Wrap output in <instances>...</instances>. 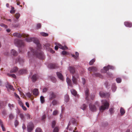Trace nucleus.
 Masks as SVG:
<instances>
[{
  "instance_id": "nucleus-14",
  "label": "nucleus",
  "mask_w": 132,
  "mask_h": 132,
  "mask_svg": "<svg viewBox=\"0 0 132 132\" xmlns=\"http://www.w3.org/2000/svg\"><path fill=\"white\" fill-rule=\"evenodd\" d=\"M18 68L16 67H15L11 69L10 72L11 73H15L18 71Z\"/></svg>"
},
{
  "instance_id": "nucleus-46",
  "label": "nucleus",
  "mask_w": 132,
  "mask_h": 132,
  "mask_svg": "<svg viewBox=\"0 0 132 132\" xmlns=\"http://www.w3.org/2000/svg\"><path fill=\"white\" fill-rule=\"evenodd\" d=\"M14 95L16 98H18L19 99H20L19 96L15 93H14Z\"/></svg>"
},
{
  "instance_id": "nucleus-62",
  "label": "nucleus",
  "mask_w": 132,
  "mask_h": 132,
  "mask_svg": "<svg viewBox=\"0 0 132 132\" xmlns=\"http://www.w3.org/2000/svg\"><path fill=\"white\" fill-rule=\"evenodd\" d=\"M71 55L72 57H73L75 59H77V57L74 54H71Z\"/></svg>"
},
{
  "instance_id": "nucleus-3",
  "label": "nucleus",
  "mask_w": 132,
  "mask_h": 132,
  "mask_svg": "<svg viewBox=\"0 0 132 132\" xmlns=\"http://www.w3.org/2000/svg\"><path fill=\"white\" fill-rule=\"evenodd\" d=\"M102 102V105L99 108L100 111L101 112H103L106 108L107 106V102L106 100H102L101 101Z\"/></svg>"
},
{
  "instance_id": "nucleus-56",
  "label": "nucleus",
  "mask_w": 132,
  "mask_h": 132,
  "mask_svg": "<svg viewBox=\"0 0 132 132\" xmlns=\"http://www.w3.org/2000/svg\"><path fill=\"white\" fill-rule=\"evenodd\" d=\"M75 119L73 118H72L71 119V122H72L73 123L75 122Z\"/></svg>"
},
{
  "instance_id": "nucleus-48",
  "label": "nucleus",
  "mask_w": 132,
  "mask_h": 132,
  "mask_svg": "<svg viewBox=\"0 0 132 132\" xmlns=\"http://www.w3.org/2000/svg\"><path fill=\"white\" fill-rule=\"evenodd\" d=\"M41 27V25L40 23L37 24L36 26V28L37 29H39Z\"/></svg>"
},
{
  "instance_id": "nucleus-39",
  "label": "nucleus",
  "mask_w": 132,
  "mask_h": 132,
  "mask_svg": "<svg viewBox=\"0 0 132 132\" xmlns=\"http://www.w3.org/2000/svg\"><path fill=\"white\" fill-rule=\"evenodd\" d=\"M20 16V14L18 13H16L15 15V16L16 19H18Z\"/></svg>"
},
{
  "instance_id": "nucleus-37",
  "label": "nucleus",
  "mask_w": 132,
  "mask_h": 132,
  "mask_svg": "<svg viewBox=\"0 0 132 132\" xmlns=\"http://www.w3.org/2000/svg\"><path fill=\"white\" fill-rule=\"evenodd\" d=\"M116 81L117 83H120L121 81V78H117L116 79Z\"/></svg>"
},
{
  "instance_id": "nucleus-53",
  "label": "nucleus",
  "mask_w": 132,
  "mask_h": 132,
  "mask_svg": "<svg viewBox=\"0 0 132 132\" xmlns=\"http://www.w3.org/2000/svg\"><path fill=\"white\" fill-rule=\"evenodd\" d=\"M26 95L28 97H30L31 96V94L29 92H28L27 93Z\"/></svg>"
},
{
  "instance_id": "nucleus-42",
  "label": "nucleus",
  "mask_w": 132,
  "mask_h": 132,
  "mask_svg": "<svg viewBox=\"0 0 132 132\" xmlns=\"http://www.w3.org/2000/svg\"><path fill=\"white\" fill-rule=\"evenodd\" d=\"M87 107V106L85 104H84L81 106V109L83 110H85Z\"/></svg>"
},
{
  "instance_id": "nucleus-51",
  "label": "nucleus",
  "mask_w": 132,
  "mask_h": 132,
  "mask_svg": "<svg viewBox=\"0 0 132 132\" xmlns=\"http://www.w3.org/2000/svg\"><path fill=\"white\" fill-rule=\"evenodd\" d=\"M59 129L57 127H55L53 130V132H58Z\"/></svg>"
},
{
  "instance_id": "nucleus-38",
  "label": "nucleus",
  "mask_w": 132,
  "mask_h": 132,
  "mask_svg": "<svg viewBox=\"0 0 132 132\" xmlns=\"http://www.w3.org/2000/svg\"><path fill=\"white\" fill-rule=\"evenodd\" d=\"M56 123V122L55 121H52V128H54V127Z\"/></svg>"
},
{
  "instance_id": "nucleus-16",
  "label": "nucleus",
  "mask_w": 132,
  "mask_h": 132,
  "mask_svg": "<svg viewBox=\"0 0 132 132\" xmlns=\"http://www.w3.org/2000/svg\"><path fill=\"white\" fill-rule=\"evenodd\" d=\"M67 82L68 85L71 87L72 86V84L71 80L68 77L67 78Z\"/></svg>"
},
{
  "instance_id": "nucleus-9",
  "label": "nucleus",
  "mask_w": 132,
  "mask_h": 132,
  "mask_svg": "<svg viewBox=\"0 0 132 132\" xmlns=\"http://www.w3.org/2000/svg\"><path fill=\"white\" fill-rule=\"evenodd\" d=\"M56 97V95L53 92H51L50 93L49 99L52 100L53 99L55 98Z\"/></svg>"
},
{
  "instance_id": "nucleus-60",
  "label": "nucleus",
  "mask_w": 132,
  "mask_h": 132,
  "mask_svg": "<svg viewBox=\"0 0 132 132\" xmlns=\"http://www.w3.org/2000/svg\"><path fill=\"white\" fill-rule=\"evenodd\" d=\"M82 83L83 85H84L85 84V79L84 78H82Z\"/></svg>"
},
{
  "instance_id": "nucleus-55",
  "label": "nucleus",
  "mask_w": 132,
  "mask_h": 132,
  "mask_svg": "<svg viewBox=\"0 0 132 132\" xmlns=\"http://www.w3.org/2000/svg\"><path fill=\"white\" fill-rule=\"evenodd\" d=\"M47 90V89L46 88H44L43 89V92L44 93L46 92Z\"/></svg>"
},
{
  "instance_id": "nucleus-54",
  "label": "nucleus",
  "mask_w": 132,
  "mask_h": 132,
  "mask_svg": "<svg viewBox=\"0 0 132 132\" xmlns=\"http://www.w3.org/2000/svg\"><path fill=\"white\" fill-rule=\"evenodd\" d=\"M18 122L17 120H16L14 122V125L15 127H16L18 125Z\"/></svg>"
},
{
  "instance_id": "nucleus-45",
  "label": "nucleus",
  "mask_w": 132,
  "mask_h": 132,
  "mask_svg": "<svg viewBox=\"0 0 132 132\" xmlns=\"http://www.w3.org/2000/svg\"><path fill=\"white\" fill-rule=\"evenodd\" d=\"M0 26L1 27H4L5 28H6L7 27L6 25L2 23L0 24Z\"/></svg>"
},
{
  "instance_id": "nucleus-20",
  "label": "nucleus",
  "mask_w": 132,
  "mask_h": 132,
  "mask_svg": "<svg viewBox=\"0 0 132 132\" xmlns=\"http://www.w3.org/2000/svg\"><path fill=\"white\" fill-rule=\"evenodd\" d=\"M107 71V67L105 66L103 67V69L101 70V72L102 73H105Z\"/></svg>"
},
{
  "instance_id": "nucleus-63",
  "label": "nucleus",
  "mask_w": 132,
  "mask_h": 132,
  "mask_svg": "<svg viewBox=\"0 0 132 132\" xmlns=\"http://www.w3.org/2000/svg\"><path fill=\"white\" fill-rule=\"evenodd\" d=\"M75 54L76 56H77V58L79 56V54L77 52H75Z\"/></svg>"
},
{
  "instance_id": "nucleus-61",
  "label": "nucleus",
  "mask_w": 132,
  "mask_h": 132,
  "mask_svg": "<svg viewBox=\"0 0 132 132\" xmlns=\"http://www.w3.org/2000/svg\"><path fill=\"white\" fill-rule=\"evenodd\" d=\"M13 117V115L12 114H10L9 116V118L10 119H12Z\"/></svg>"
},
{
  "instance_id": "nucleus-18",
  "label": "nucleus",
  "mask_w": 132,
  "mask_h": 132,
  "mask_svg": "<svg viewBox=\"0 0 132 132\" xmlns=\"http://www.w3.org/2000/svg\"><path fill=\"white\" fill-rule=\"evenodd\" d=\"M11 55L14 56H16L18 54L17 52L15 50L13 49H12L11 50Z\"/></svg>"
},
{
  "instance_id": "nucleus-11",
  "label": "nucleus",
  "mask_w": 132,
  "mask_h": 132,
  "mask_svg": "<svg viewBox=\"0 0 132 132\" xmlns=\"http://www.w3.org/2000/svg\"><path fill=\"white\" fill-rule=\"evenodd\" d=\"M89 108L90 110L92 111H95L96 110V108L94 105L90 104L89 105Z\"/></svg>"
},
{
  "instance_id": "nucleus-49",
  "label": "nucleus",
  "mask_w": 132,
  "mask_h": 132,
  "mask_svg": "<svg viewBox=\"0 0 132 132\" xmlns=\"http://www.w3.org/2000/svg\"><path fill=\"white\" fill-rule=\"evenodd\" d=\"M20 117L22 119H24V116L23 114L22 113H20Z\"/></svg>"
},
{
  "instance_id": "nucleus-1",
  "label": "nucleus",
  "mask_w": 132,
  "mask_h": 132,
  "mask_svg": "<svg viewBox=\"0 0 132 132\" xmlns=\"http://www.w3.org/2000/svg\"><path fill=\"white\" fill-rule=\"evenodd\" d=\"M28 36V35L27 34L23 35V37L24 38L26 37V39L27 42H30L33 41L36 44L38 48H41V45L39 43V41L37 38H29Z\"/></svg>"
},
{
  "instance_id": "nucleus-19",
  "label": "nucleus",
  "mask_w": 132,
  "mask_h": 132,
  "mask_svg": "<svg viewBox=\"0 0 132 132\" xmlns=\"http://www.w3.org/2000/svg\"><path fill=\"white\" fill-rule=\"evenodd\" d=\"M33 94L35 95H37L39 93L38 89L37 88L34 89L33 90Z\"/></svg>"
},
{
  "instance_id": "nucleus-57",
  "label": "nucleus",
  "mask_w": 132,
  "mask_h": 132,
  "mask_svg": "<svg viewBox=\"0 0 132 132\" xmlns=\"http://www.w3.org/2000/svg\"><path fill=\"white\" fill-rule=\"evenodd\" d=\"M22 106V109L24 110L25 111L27 110V109H26V108L25 106H23V105H22V106Z\"/></svg>"
},
{
  "instance_id": "nucleus-26",
  "label": "nucleus",
  "mask_w": 132,
  "mask_h": 132,
  "mask_svg": "<svg viewBox=\"0 0 132 132\" xmlns=\"http://www.w3.org/2000/svg\"><path fill=\"white\" fill-rule=\"evenodd\" d=\"M89 90L88 89H87L85 91V95H86V100H88V95Z\"/></svg>"
},
{
  "instance_id": "nucleus-4",
  "label": "nucleus",
  "mask_w": 132,
  "mask_h": 132,
  "mask_svg": "<svg viewBox=\"0 0 132 132\" xmlns=\"http://www.w3.org/2000/svg\"><path fill=\"white\" fill-rule=\"evenodd\" d=\"M79 79V77L78 74L77 73H76L74 75H72V79L73 83L77 84V81Z\"/></svg>"
},
{
  "instance_id": "nucleus-6",
  "label": "nucleus",
  "mask_w": 132,
  "mask_h": 132,
  "mask_svg": "<svg viewBox=\"0 0 132 132\" xmlns=\"http://www.w3.org/2000/svg\"><path fill=\"white\" fill-rule=\"evenodd\" d=\"M34 127V126L33 123L31 122H30L27 127L28 131L31 132L33 130Z\"/></svg>"
},
{
  "instance_id": "nucleus-5",
  "label": "nucleus",
  "mask_w": 132,
  "mask_h": 132,
  "mask_svg": "<svg viewBox=\"0 0 132 132\" xmlns=\"http://www.w3.org/2000/svg\"><path fill=\"white\" fill-rule=\"evenodd\" d=\"M14 43L19 46H22L24 45L23 41L21 40H19L17 39H15L14 40Z\"/></svg>"
},
{
  "instance_id": "nucleus-40",
  "label": "nucleus",
  "mask_w": 132,
  "mask_h": 132,
  "mask_svg": "<svg viewBox=\"0 0 132 132\" xmlns=\"http://www.w3.org/2000/svg\"><path fill=\"white\" fill-rule=\"evenodd\" d=\"M52 103L53 105H55L57 104V102L56 101L54 100L53 101Z\"/></svg>"
},
{
  "instance_id": "nucleus-13",
  "label": "nucleus",
  "mask_w": 132,
  "mask_h": 132,
  "mask_svg": "<svg viewBox=\"0 0 132 132\" xmlns=\"http://www.w3.org/2000/svg\"><path fill=\"white\" fill-rule=\"evenodd\" d=\"M23 35H21L18 33L15 32L13 33V36L16 37L18 38H20L22 36H23Z\"/></svg>"
},
{
  "instance_id": "nucleus-25",
  "label": "nucleus",
  "mask_w": 132,
  "mask_h": 132,
  "mask_svg": "<svg viewBox=\"0 0 132 132\" xmlns=\"http://www.w3.org/2000/svg\"><path fill=\"white\" fill-rule=\"evenodd\" d=\"M109 112L111 115H112L114 113V108H111L109 110Z\"/></svg>"
},
{
  "instance_id": "nucleus-15",
  "label": "nucleus",
  "mask_w": 132,
  "mask_h": 132,
  "mask_svg": "<svg viewBox=\"0 0 132 132\" xmlns=\"http://www.w3.org/2000/svg\"><path fill=\"white\" fill-rule=\"evenodd\" d=\"M38 78V76L37 75L35 74L33 75L31 78V79L33 82H35L36 80Z\"/></svg>"
},
{
  "instance_id": "nucleus-43",
  "label": "nucleus",
  "mask_w": 132,
  "mask_h": 132,
  "mask_svg": "<svg viewBox=\"0 0 132 132\" xmlns=\"http://www.w3.org/2000/svg\"><path fill=\"white\" fill-rule=\"evenodd\" d=\"M58 111L57 110L54 111L52 113L53 115V116L56 115L58 113Z\"/></svg>"
},
{
  "instance_id": "nucleus-41",
  "label": "nucleus",
  "mask_w": 132,
  "mask_h": 132,
  "mask_svg": "<svg viewBox=\"0 0 132 132\" xmlns=\"http://www.w3.org/2000/svg\"><path fill=\"white\" fill-rule=\"evenodd\" d=\"M36 132H42L41 129L39 128H37L35 130Z\"/></svg>"
},
{
  "instance_id": "nucleus-10",
  "label": "nucleus",
  "mask_w": 132,
  "mask_h": 132,
  "mask_svg": "<svg viewBox=\"0 0 132 132\" xmlns=\"http://www.w3.org/2000/svg\"><path fill=\"white\" fill-rule=\"evenodd\" d=\"M56 75L57 77L60 79L63 80V76L61 73L57 72H56Z\"/></svg>"
},
{
  "instance_id": "nucleus-44",
  "label": "nucleus",
  "mask_w": 132,
  "mask_h": 132,
  "mask_svg": "<svg viewBox=\"0 0 132 132\" xmlns=\"http://www.w3.org/2000/svg\"><path fill=\"white\" fill-rule=\"evenodd\" d=\"M50 66L51 68H55V65L54 64H50Z\"/></svg>"
},
{
  "instance_id": "nucleus-31",
  "label": "nucleus",
  "mask_w": 132,
  "mask_h": 132,
  "mask_svg": "<svg viewBox=\"0 0 132 132\" xmlns=\"http://www.w3.org/2000/svg\"><path fill=\"white\" fill-rule=\"evenodd\" d=\"M69 97L68 95H66L65 96V101L67 102L69 101Z\"/></svg>"
},
{
  "instance_id": "nucleus-30",
  "label": "nucleus",
  "mask_w": 132,
  "mask_h": 132,
  "mask_svg": "<svg viewBox=\"0 0 132 132\" xmlns=\"http://www.w3.org/2000/svg\"><path fill=\"white\" fill-rule=\"evenodd\" d=\"M120 113L121 115L124 114L125 112L124 109L122 108H121L120 110Z\"/></svg>"
},
{
  "instance_id": "nucleus-23",
  "label": "nucleus",
  "mask_w": 132,
  "mask_h": 132,
  "mask_svg": "<svg viewBox=\"0 0 132 132\" xmlns=\"http://www.w3.org/2000/svg\"><path fill=\"white\" fill-rule=\"evenodd\" d=\"M71 92L72 94L74 96H75L77 94V92L74 89H71Z\"/></svg>"
},
{
  "instance_id": "nucleus-21",
  "label": "nucleus",
  "mask_w": 132,
  "mask_h": 132,
  "mask_svg": "<svg viewBox=\"0 0 132 132\" xmlns=\"http://www.w3.org/2000/svg\"><path fill=\"white\" fill-rule=\"evenodd\" d=\"M26 72V70H21L19 71L18 75H21L25 73Z\"/></svg>"
},
{
  "instance_id": "nucleus-32",
  "label": "nucleus",
  "mask_w": 132,
  "mask_h": 132,
  "mask_svg": "<svg viewBox=\"0 0 132 132\" xmlns=\"http://www.w3.org/2000/svg\"><path fill=\"white\" fill-rule=\"evenodd\" d=\"M40 100L41 103H43L45 102V100L44 97L43 96H41L40 97Z\"/></svg>"
},
{
  "instance_id": "nucleus-22",
  "label": "nucleus",
  "mask_w": 132,
  "mask_h": 132,
  "mask_svg": "<svg viewBox=\"0 0 132 132\" xmlns=\"http://www.w3.org/2000/svg\"><path fill=\"white\" fill-rule=\"evenodd\" d=\"M0 125L2 128L3 131H5L6 130L5 128L3 125V123L1 119H0Z\"/></svg>"
},
{
  "instance_id": "nucleus-59",
  "label": "nucleus",
  "mask_w": 132,
  "mask_h": 132,
  "mask_svg": "<svg viewBox=\"0 0 132 132\" xmlns=\"http://www.w3.org/2000/svg\"><path fill=\"white\" fill-rule=\"evenodd\" d=\"M62 54L63 55H65L67 54V52L65 51H63L62 52Z\"/></svg>"
},
{
  "instance_id": "nucleus-27",
  "label": "nucleus",
  "mask_w": 132,
  "mask_h": 132,
  "mask_svg": "<svg viewBox=\"0 0 132 132\" xmlns=\"http://www.w3.org/2000/svg\"><path fill=\"white\" fill-rule=\"evenodd\" d=\"M112 90L113 92H115L117 89V87L116 85V84H113L112 85Z\"/></svg>"
},
{
  "instance_id": "nucleus-47",
  "label": "nucleus",
  "mask_w": 132,
  "mask_h": 132,
  "mask_svg": "<svg viewBox=\"0 0 132 132\" xmlns=\"http://www.w3.org/2000/svg\"><path fill=\"white\" fill-rule=\"evenodd\" d=\"M18 102L19 104L21 106H22L23 105V103L22 102V101L20 100V99H19L18 100Z\"/></svg>"
},
{
  "instance_id": "nucleus-8",
  "label": "nucleus",
  "mask_w": 132,
  "mask_h": 132,
  "mask_svg": "<svg viewBox=\"0 0 132 132\" xmlns=\"http://www.w3.org/2000/svg\"><path fill=\"white\" fill-rule=\"evenodd\" d=\"M69 70L70 73H72L73 75H74L76 73L75 69L74 68L72 67H70L69 68Z\"/></svg>"
},
{
  "instance_id": "nucleus-28",
  "label": "nucleus",
  "mask_w": 132,
  "mask_h": 132,
  "mask_svg": "<svg viewBox=\"0 0 132 132\" xmlns=\"http://www.w3.org/2000/svg\"><path fill=\"white\" fill-rule=\"evenodd\" d=\"M114 69L115 67L114 66L110 65H108V71L109 69L113 70Z\"/></svg>"
},
{
  "instance_id": "nucleus-12",
  "label": "nucleus",
  "mask_w": 132,
  "mask_h": 132,
  "mask_svg": "<svg viewBox=\"0 0 132 132\" xmlns=\"http://www.w3.org/2000/svg\"><path fill=\"white\" fill-rule=\"evenodd\" d=\"M124 24L127 27H132V23L130 22L126 21L124 22Z\"/></svg>"
},
{
  "instance_id": "nucleus-2",
  "label": "nucleus",
  "mask_w": 132,
  "mask_h": 132,
  "mask_svg": "<svg viewBox=\"0 0 132 132\" xmlns=\"http://www.w3.org/2000/svg\"><path fill=\"white\" fill-rule=\"evenodd\" d=\"M28 54L29 57H30L32 55H36L37 57L41 59L43 58V52L39 50H38L37 52H35V50L32 48L31 49V51L28 52Z\"/></svg>"
},
{
  "instance_id": "nucleus-35",
  "label": "nucleus",
  "mask_w": 132,
  "mask_h": 132,
  "mask_svg": "<svg viewBox=\"0 0 132 132\" xmlns=\"http://www.w3.org/2000/svg\"><path fill=\"white\" fill-rule=\"evenodd\" d=\"M11 10L10 11V12L12 14H13L15 12V10H14V8L13 7L11 6Z\"/></svg>"
},
{
  "instance_id": "nucleus-29",
  "label": "nucleus",
  "mask_w": 132,
  "mask_h": 132,
  "mask_svg": "<svg viewBox=\"0 0 132 132\" xmlns=\"http://www.w3.org/2000/svg\"><path fill=\"white\" fill-rule=\"evenodd\" d=\"M6 87L7 88H9L11 89L12 90H13L14 89L13 88V86L11 85H9V84H7Z\"/></svg>"
},
{
  "instance_id": "nucleus-58",
  "label": "nucleus",
  "mask_w": 132,
  "mask_h": 132,
  "mask_svg": "<svg viewBox=\"0 0 132 132\" xmlns=\"http://www.w3.org/2000/svg\"><path fill=\"white\" fill-rule=\"evenodd\" d=\"M18 91L19 92H20V95H22V92L21 91V88H18Z\"/></svg>"
},
{
  "instance_id": "nucleus-64",
  "label": "nucleus",
  "mask_w": 132,
  "mask_h": 132,
  "mask_svg": "<svg viewBox=\"0 0 132 132\" xmlns=\"http://www.w3.org/2000/svg\"><path fill=\"white\" fill-rule=\"evenodd\" d=\"M26 104L27 107H28V108L29 107V103L28 102H26Z\"/></svg>"
},
{
  "instance_id": "nucleus-17",
  "label": "nucleus",
  "mask_w": 132,
  "mask_h": 132,
  "mask_svg": "<svg viewBox=\"0 0 132 132\" xmlns=\"http://www.w3.org/2000/svg\"><path fill=\"white\" fill-rule=\"evenodd\" d=\"M57 45L59 46V47L62 50H65L68 49V47L66 46H63L59 43H57Z\"/></svg>"
},
{
  "instance_id": "nucleus-36",
  "label": "nucleus",
  "mask_w": 132,
  "mask_h": 132,
  "mask_svg": "<svg viewBox=\"0 0 132 132\" xmlns=\"http://www.w3.org/2000/svg\"><path fill=\"white\" fill-rule=\"evenodd\" d=\"M95 60L94 59H93L91 60L89 62V64L90 65H92L94 63L95 61Z\"/></svg>"
},
{
  "instance_id": "nucleus-34",
  "label": "nucleus",
  "mask_w": 132,
  "mask_h": 132,
  "mask_svg": "<svg viewBox=\"0 0 132 132\" xmlns=\"http://www.w3.org/2000/svg\"><path fill=\"white\" fill-rule=\"evenodd\" d=\"M40 34L41 35L43 36L46 37L48 36V34L44 32H41L40 33Z\"/></svg>"
},
{
  "instance_id": "nucleus-52",
  "label": "nucleus",
  "mask_w": 132,
  "mask_h": 132,
  "mask_svg": "<svg viewBox=\"0 0 132 132\" xmlns=\"http://www.w3.org/2000/svg\"><path fill=\"white\" fill-rule=\"evenodd\" d=\"M27 119H30V116L29 114H27L25 115Z\"/></svg>"
},
{
  "instance_id": "nucleus-33",
  "label": "nucleus",
  "mask_w": 132,
  "mask_h": 132,
  "mask_svg": "<svg viewBox=\"0 0 132 132\" xmlns=\"http://www.w3.org/2000/svg\"><path fill=\"white\" fill-rule=\"evenodd\" d=\"M7 75L9 76H11L14 78H15L16 77V76L14 74H10L9 73H8L7 74Z\"/></svg>"
},
{
  "instance_id": "nucleus-50",
  "label": "nucleus",
  "mask_w": 132,
  "mask_h": 132,
  "mask_svg": "<svg viewBox=\"0 0 132 132\" xmlns=\"http://www.w3.org/2000/svg\"><path fill=\"white\" fill-rule=\"evenodd\" d=\"M8 106L11 109H12L14 107V105L13 104H11L10 103L8 104Z\"/></svg>"
},
{
  "instance_id": "nucleus-24",
  "label": "nucleus",
  "mask_w": 132,
  "mask_h": 132,
  "mask_svg": "<svg viewBox=\"0 0 132 132\" xmlns=\"http://www.w3.org/2000/svg\"><path fill=\"white\" fill-rule=\"evenodd\" d=\"M99 94L100 96L103 97H105L106 95V94L103 92H100Z\"/></svg>"
},
{
  "instance_id": "nucleus-7",
  "label": "nucleus",
  "mask_w": 132,
  "mask_h": 132,
  "mask_svg": "<svg viewBox=\"0 0 132 132\" xmlns=\"http://www.w3.org/2000/svg\"><path fill=\"white\" fill-rule=\"evenodd\" d=\"M88 70L90 71H92L93 72L97 71V68L96 67H89L88 68Z\"/></svg>"
}]
</instances>
